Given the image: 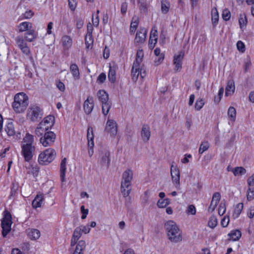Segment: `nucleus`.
<instances>
[{"label": "nucleus", "mask_w": 254, "mask_h": 254, "mask_svg": "<svg viewBox=\"0 0 254 254\" xmlns=\"http://www.w3.org/2000/svg\"><path fill=\"white\" fill-rule=\"evenodd\" d=\"M4 130L7 134L10 136H13L15 134V131L14 125L12 122L8 123L5 126Z\"/></svg>", "instance_id": "bb28decb"}, {"label": "nucleus", "mask_w": 254, "mask_h": 254, "mask_svg": "<svg viewBox=\"0 0 254 254\" xmlns=\"http://www.w3.org/2000/svg\"><path fill=\"white\" fill-rule=\"evenodd\" d=\"M56 156L55 150L52 148H48L42 152L39 156L38 161L42 165H47L52 162Z\"/></svg>", "instance_id": "39448f33"}, {"label": "nucleus", "mask_w": 254, "mask_h": 254, "mask_svg": "<svg viewBox=\"0 0 254 254\" xmlns=\"http://www.w3.org/2000/svg\"><path fill=\"white\" fill-rule=\"evenodd\" d=\"M204 105V102L201 98H199L197 99L195 104V110L199 111L200 110L203 105Z\"/></svg>", "instance_id": "8fccbe9b"}, {"label": "nucleus", "mask_w": 254, "mask_h": 254, "mask_svg": "<svg viewBox=\"0 0 254 254\" xmlns=\"http://www.w3.org/2000/svg\"><path fill=\"white\" fill-rule=\"evenodd\" d=\"M228 236L230 240L234 241H237L241 237V232L238 230H234L228 234Z\"/></svg>", "instance_id": "cd10ccee"}, {"label": "nucleus", "mask_w": 254, "mask_h": 254, "mask_svg": "<svg viewBox=\"0 0 254 254\" xmlns=\"http://www.w3.org/2000/svg\"><path fill=\"white\" fill-rule=\"evenodd\" d=\"M247 23L248 21L246 14L245 13L241 14L239 19V23L240 28L242 29L244 26H246Z\"/></svg>", "instance_id": "c9c22d12"}, {"label": "nucleus", "mask_w": 254, "mask_h": 254, "mask_svg": "<svg viewBox=\"0 0 254 254\" xmlns=\"http://www.w3.org/2000/svg\"><path fill=\"white\" fill-rule=\"evenodd\" d=\"M61 41L62 43V45L65 50L69 49L72 46V40L69 36H63L62 37Z\"/></svg>", "instance_id": "aec40b11"}, {"label": "nucleus", "mask_w": 254, "mask_h": 254, "mask_svg": "<svg viewBox=\"0 0 254 254\" xmlns=\"http://www.w3.org/2000/svg\"><path fill=\"white\" fill-rule=\"evenodd\" d=\"M147 33V32L145 28H140L136 33L134 39L135 43L137 44L143 43L145 40Z\"/></svg>", "instance_id": "2eb2a0df"}, {"label": "nucleus", "mask_w": 254, "mask_h": 254, "mask_svg": "<svg viewBox=\"0 0 254 254\" xmlns=\"http://www.w3.org/2000/svg\"><path fill=\"white\" fill-rule=\"evenodd\" d=\"M29 104L28 97L23 92L17 93L14 97L12 107L17 113L23 112L26 109Z\"/></svg>", "instance_id": "7ed1b4c3"}, {"label": "nucleus", "mask_w": 254, "mask_h": 254, "mask_svg": "<svg viewBox=\"0 0 254 254\" xmlns=\"http://www.w3.org/2000/svg\"><path fill=\"white\" fill-rule=\"evenodd\" d=\"M237 47L238 50L242 53L245 51V46L243 42L239 41L237 43Z\"/></svg>", "instance_id": "5fc2aeb1"}, {"label": "nucleus", "mask_w": 254, "mask_h": 254, "mask_svg": "<svg viewBox=\"0 0 254 254\" xmlns=\"http://www.w3.org/2000/svg\"><path fill=\"white\" fill-rule=\"evenodd\" d=\"M141 135L143 141L147 142L150 137V127L147 125H143L141 131Z\"/></svg>", "instance_id": "dca6fc26"}, {"label": "nucleus", "mask_w": 254, "mask_h": 254, "mask_svg": "<svg viewBox=\"0 0 254 254\" xmlns=\"http://www.w3.org/2000/svg\"><path fill=\"white\" fill-rule=\"evenodd\" d=\"M56 137V135L53 131L47 130L44 133V135L41 137L40 141L44 146L47 147L51 146L54 143Z\"/></svg>", "instance_id": "6e6552de"}, {"label": "nucleus", "mask_w": 254, "mask_h": 254, "mask_svg": "<svg viewBox=\"0 0 254 254\" xmlns=\"http://www.w3.org/2000/svg\"><path fill=\"white\" fill-rule=\"evenodd\" d=\"M80 227H81V233H83L85 234L89 233L90 231V228L88 224L86 226H81Z\"/></svg>", "instance_id": "69168bd1"}, {"label": "nucleus", "mask_w": 254, "mask_h": 254, "mask_svg": "<svg viewBox=\"0 0 254 254\" xmlns=\"http://www.w3.org/2000/svg\"><path fill=\"white\" fill-rule=\"evenodd\" d=\"M127 2H124L122 3L121 5V11L122 14L124 15H125V14L127 12Z\"/></svg>", "instance_id": "680f3d73"}, {"label": "nucleus", "mask_w": 254, "mask_h": 254, "mask_svg": "<svg viewBox=\"0 0 254 254\" xmlns=\"http://www.w3.org/2000/svg\"><path fill=\"white\" fill-rule=\"evenodd\" d=\"M158 57V58L157 59H156L155 60V63L156 65H158L159 64H160L162 61H163L164 59V54H161L160 56H157Z\"/></svg>", "instance_id": "338daca9"}, {"label": "nucleus", "mask_w": 254, "mask_h": 254, "mask_svg": "<svg viewBox=\"0 0 254 254\" xmlns=\"http://www.w3.org/2000/svg\"><path fill=\"white\" fill-rule=\"evenodd\" d=\"M220 198H221L220 193L218 192H216L213 194L211 201H212L213 202H215V203L218 204V203L220 201Z\"/></svg>", "instance_id": "864d4df0"}, {"label": "nucleus", "mask_w": 254, "mask_h": 254, "mask_svg": "<svg viewBox=\"0 0 254 254\" xmlns=\"http://www.w3.org/2000/svg\"><path fill=\"white\" fill-rule=\"evenodd\" d=\"M138 20L137 18H134V17L132 18V21L130 24V32L131 34H134L135 31L136 30V28L138 26Z\"/></svg>", "instance_id": "4c0bfd02"}, {"label": "nucleus", "mask_w": 254, "mask_h": 254, "mask_svg": "<svg viewBox=\"0 0 254 254\" xmlns=\"http://www.w3.org/2000/svg\"><path fill=\"white\" fill-rule=\"evenodd\" d=\"M235 176L244 175L246 173V170L242 167H237L232 170Z\"/></svg>", "instance_id": "58836bf2"}, {"label": "nucleus", "mask_w": 254, "mask_h": 254, "mask_svg": "<svg viewBox=\"0 0 254 254\" xmlns=\"http://www.w3.org/2000/svg\"><path fill=\"white\" fill-rule=\"evenodd\" d=\"M140 73V65H138L137 62H133L131 69V75L132 80L134 82L137 81Z\"/></svg>", "instance_id": "f3484780"}, {"label": "nucleus", "mask_w": 254, "mask_h": 254, "mask_svg": "<svg viewBox=\"0 0 254 254\" xmlns=\"http://www.w3.org/2000/svg\"><path fill=\"white\" fill-rule=\"evenodd\" d=\"M108 78L110 81L114 83L116 80V71L114 69L112 68L111 66L108 73Z\"/></svg>", "instance_id": "37998d69"}, {"label": "nucleus", "mask_w": 254, "mask_h": 254, "mask_svg": "<svg viewBox=\"0 0 254 254\" xmlns=\"http://www.w3.org/2000/svg\"><path fill=\"white\" fill-rule=\"evenodd\" d=\"M226 211V207L224 204L221 203L218 208V213L220 215H223Z\"/></svg>", "instance_id": "0e129e2a"}, {"label": "nucleus", "mask_w": 254, "mask_h": 254, "mask_svg": "<svg viewBox=\"0 0 254 254\" xmlns=\"http://www.w3.org/2000/svg\"><path fill=\"white\" fill-rule=\"evenodd\" d=\"M80 209H81V211L82 213V215L81 216V219H84L86 218L87 215L88 213V209H85L84 208V206L83 205H82L81 206Z\"/></svg>", "instance_id": "052dcab7"}, {"label": "nucleus", "mask_w": 254, "mask_h": 254, "mask_svg": "<svg viewBox=\"0 0 254 254\" xmlns=\"http://www.w3.org/2000/svg\"><path fill=\"white\" fill-rule=\"evenodd\" d=\"M143 57V51L142 50H138L137 52L136 58V59H135V61L134 62H137L138 65H140V63L142 62V59Z\"/></svg>", "instance_id": "49530a36"}, {"label": "nucleus", "mask_w": 254, "mask_h": 254, "mask_svg": "<svg viewBox=\"0 0 254 254\" xmlns=\"http://www.w3.org/2000/svg\"><path fill=\"white\" fill-rule=\"evenodd\" d=\"M28 235L32 240H37L40 237V232L38 229H32L28 233Z\"/></svg>", "instance_id": "473e14b6"}, {"label": "nucleus", "mask_w": 254, "mask_h": 254, "mask_svg": "<svg viewBox=\"0 0 254 254\" xmlns=\"http://www.w3.org/2000/svg\"><path fill=\"white\" fill-rule=\"evenodd\" d=\"M66 158H64L61 162L60 178H61V180L62 182H64L65 181V171L66 170Z\"/></svg>", "instance_id": "5701e85b"}, {"label": "nucleus", "mask_w": 254, "mask_h": 254, "mask_svg": "<svg viewBox=\"0 0 254 254\" xmlns=\"http://www.w3.org/2000/svg\"><path fill=\"white\" fill-rule=\"evenodd\" d=\"M170 4L167 0H161V11L164 14L167 13L169 10Z\"/></svg>", "instance_id": "f704fd0d"}, {"label": "nucleus", "mask_w": 254, "mask_h": 254, "mask_svg": "<svg viewBox=\"0 0 254 254\" xmlns=\"http://www.w3.org/2000/svg\"><path fill=\"white\" fill-rule=\"evenodd\" d=\"M170 203V201L169 198L159 199L157 201V205L159 208H164L169 205Z\"/></svg>", "instance_id": "ea45409f"}, {"label": "nucleus", "mask_w": 254, "mask_h": 254, "mask_svg": "<svg viewBox=\"0 0 254 254\" xmlns=\"http://www.w3.org/2000/svg\"><path fill=\"white\" fill-rule=\"evenodd\" d=\"M47 130H48L47 129H45V127L43 126V123H40L36 127L35 132L36 134L39 136L44 135V133Z\"/></svg>", "instance_id": "72a5a7b5"}, {"label": "nucleus", "mask_w": 254, "mask_h": 254, "mask_svg": "<svg viewBox=\"0 0 254 254\" xmlns=\"http://www.w3.org/2000/svg\"><path fill=\"white\" fill-rule=\"evenodd\" d=\"M85 247V242L83 240H80L78 242L74 251H77V253H79L81 254H83Z\"/></svg>", "instance_id": "c756f323"}, {"label": "nucleus", "mask_w": 254, "mask_h": 254, "mask_svg": "<svg viewBox=\"0 0 254 254\" xmlns=\"http://www.w3.org/2000/svg\"><path fill=\"white\" fill-rule=\"evenodd\" d=\"M37 37V33L33 30H29L25 34L24 38L26 41L31 42L35 40Z\"/></svg>", "instance_id": "a878e982"}, {"label": "nucleus", "mask_w": 254, "mask_h": 254, "mask_svg": "<svg viewBox=\"0 0 254 254\" xmlns=\"http://www.w3.org/2000/svg\"><path fill=\"white\" fill-rule=\"evenodd\" d=\"M222 16L225 21H228L231 17V12L227 8H225L223 10Z\"/></svg>", "instance_id": "de8ad7c7"}, {"label": "nucleus", "mask_w": 254, "mask_h": 254, "mask_svg": "<svg viewBox=\"0 0 254 254\" xmlns=\"http://www.w3.org/2000/svg\"><path fill=\"white\" fill-rule=\"evenodd\" d=\"M94 107L93 97L90 96H88L83 104V109L85 114L89 115L92 112Z\"/></svg>", "instance_id": "9b49d317"}, {"label": "nucleus", "mask_w": 254, "mask_h": 254, "mask_svg": "<svg viewBox=\"0 0 254 254\" xmlns=\"http://www.w3.org/2000/svg\"><path fill=\"white\" fill-rule=\"evenodd\" d=\"M70 70L75 80H78L80 78V73L79 68L77 64H72L70 66Z\"/></svg>", "instance_id": "393cba45"}, {"label": "nucleus", "mask_w": 254, "mask_h": 254, "mask_svg": "<svg viewBox=\"0 0 254 254\" xmlns=\"http://www.w3.org/2000/svg\"><path fill=\"white\" fill-rule=\"evenodd\" d=\"M44 200V196L42 194H37L32 201V205L34 208H37L41 206Z\"/></svg>", "instance_id": "b1692460"}, {"label": "nucleus", "mask_w": 254, "mask_h": 254, "mask_svg": "<svg viewBox=\"0 0 254 254\" xmlns=\"http://www.w3.org/2000/svg\"><path fill=\"white\" fill-rule=\"evenodd\" d=\"M133 179V172L130 169L126 170L122 175L121 182V190L124 196L129 195L131 190V181Z\"/></svg>", "instance_id": "20e7f679"}, {"label": "nucleus", "mask_w": 254, "mask_h": 254, "mask_svg": "<svg viewBox=\"0 0 254 254\" xmlns=\"http://www.w3.org/2000/svg\"><path fill=\"white\" fill-rule=\"evenodd\" d=\"M139 7L140 10L145 11L147 10L146 4L144 1H141L140 0H138Z\"/></svg>", "instance_id": "e2e57ef3"}, {"label": "nucleus", "mask_w": 254, "mask_h": 254, "mask_svg": "<svg viewBox=\"0 0 254 254\" xmlns=\"http://www.w3.org/2000/svg\"><path fill=\"white\" fill-rule=\"evenodd\" d=\"M4 217L1 220V225L2 229V235L3 237H6L11 230V226L12 223V217L7 211H4Z\"/></svg>", "instance_id": "0eeeda50"}, {"label": "nucleus", "mask_w": 254, "mask_h": 254, "mask_svg": "<svg viewBox=\"0 0 254 254\" xmlns=\"http://www.w3.org/2000/svg\"><path fill=\"white\" fill-rule=\"evenodd\" d=\"M217 219L216 217L214 216H211L208 222V226L211 228H214L217 226Z\"/></svg>", "instance_id": "c03bdc74"}, {"label": "nucleus", "mask_w": 254, "mask_h": 254, "mask_svg": "<svg viewBox=\"0 0 254 254\" xmlns=\"http://www.w3.org/2000/svg\"><path fill=\"white\" fill-rule=\"evenodd\" d=\"M43 117V111L37 105H31L28 109L27 117L31 122H38Z\"/></svg>", "instance_id": "423d86ee"}, {"label": "nucleus", "mask_w": 254, "mask_h": 254, "mask_svg": "<svg viewBox=\"0 0 254 254\" xmlns=\"http://www.w3.org/2000/svg\"><path fill=\"white\" fill-rule=\"evenodd\" d=\"M243 208V203H238L234 208V212L233 213V217L234 218H238L241 214Z\"/></svg>", "instance_id": "7c9ffc66"}, {"label": "nucleus", "mask_w": 254, "mask_h": 254, "mask_svg": "<svg viewBox=\"0 0 254 254\" xmlns=\"http://www.w3.org/2000/svg\"><path fill=\"white\" fill-rule=\"evenodd\" d=\"M106 78V75L104 73H101L97 78V82L99 83H103Z\"/></svg>", "instance_id": "bf43d9fd"}, {"label": "nucleus", "mask_w": 254, "mask_h": 254, "mask_svg": "<svg viewBox=\"0 0 254 254\" xmlns=\"http://www.w3.org/2000/svg\"><path fill=\"white\" fill-rule=\"evenodd\" d=\"M100 156L101 157L100 163L102 166H105L108 168L110 162V152L108 151H105L104 152L101 153Z\"/></svg>", "instance_id": "a211bd4d"}, {"label": "nucleus", "mask_w": 254, "mask_h": 254, "mask_svg": "<svg viewBox=\"0 0 254 254\" xmlns=\"http://www.w3.org/2000/svg\"><path fill=\"white\" fill-rule=\"evenodd\" d=\"M189 214L194 215L196 213L195 207L193 205H190L186 211Z\"/></svg>", "instance_id": "6e6d98bb"}, {"label": "nucleus", "mask_w": 254, "mask_h": 254, "mask_svg": "<svg viewBox=\"0 0 254 254\" xmlns=\"http://www.w3.org/2000/svg\"><path fill=\"white\" fill-rule=\"evenodd\" d=\"M97 97L100 102L103 104L109 102V95L104 90H99L97 92Z\"/></svg>", "instance_id": "4be33fe9"}, {"label": "nucleus", "mask_w": 254, "mask_h": 254, "mask_svg": "<svg viewBox=\"0 0 254 254\" xmlns=\"http://www.w3.org/2000/svg\"><path fill=\"white\" fill-rule=\"evenodd\" d=\"M158 31L156 28L154 26L152 28L149 40V46L150 49L154 48L158 39Z\"/></svg>", "instance_id": "ddd939ff"}, {"label": "nucleus", "mask_w": 254, "mask_h": 254, "mask_svg": "<svg viewBox=\"0 0 254 254\" xmlns=\"http://www.w3.org/2000/svg\"><path fill=\"white\" fill-rule=\"evenodd\" d=\"M165 228L167 233L168 239L173 243L182 241V231L176 222L172 220L168 221L165 224Z\"/></svg>", "instance_id": "f03ea898"}, {"label": "nucleus", "mask_w": 254, "mask_h": 254, "mask_svg": "<svg viewBox=\"0 0 254 254\" xmlns=\"http://www.w3.org/2000/svg\"><path fill=\"white\" fill-rule=\"evenodd\" d=\"M117 124L113 120H108L106 123L105 129L109 132L111 135L115 136L117 133Z\"/></svg>", "instance_id": "9d476101"}, {"label": "nucleus", "mask_w": 254, "mask_h": 254, "mask_svg": "<svg viewBox=\"0 0 254 254\" xmlns=\"http://www.w3.org/2000/svg\"><path fill=\"white\" fill-rule=\"evenodd\" d=\"M82 235L81 227H77L74 230L72 237L79 240Z\"/></svg>", "instance_id": "09e8293b"}, {"label": "nucleus", "mask_w": 254, "mask_h": 254, "mask_svg": "<svg viewBox=\"0 0 254 254\" xmlns=\"http://www.w3.org/2000/svg\"><path fill=\"white\" fill-rule=\"evenodd\" d=\"M236 109L233 107H230L228 110V116L230 119V120L234 122L236 119Z\"/></svg>", "instance_id": "e433bc0d"}, {"label": "nucleus", "mask_w": 254, "mask_h": 254, "mask_svg": "<svg viewBox=\"0 0 254 254\" xmlns=\"http://www.w3.org/2000/svg\"><path fill=\"white\" fill-rule=\"evenodd\" d=\"M87 138L88 140V147L92 149L93 148L94 144V134H93V129L91 127H89L87 129Z\"/></svg>", "instance_id": "412c9836"}, {"label": "nucleus", "mask_w": 254, "mask_h": 254, "mask_svg": "<svg viewBox=\"0 0 254 254\" xmlns=\"http://www.w3.org/2000/svg\"><path fill=\"white\" fill-rule=\"evenodd\" d=\"M15 41L18 47L21 50L22 53L29 56L30 54V50L24 38L21 36H18L15 38Z\"/></svg>", "instance_id": "1a4fd4ad"}, {"label": "nucleus", "mask_w": 254, "mask_h": 254, "mask_svg": "<svg viewBox=\"0 0 254 254\" xmlns=\"http://www.w3.org/2000/svg\"><path fill=\"white\" fill-rule=\"evenodd\" d=\"M218 20H219L218 13L217 11H216L215 13H214V14H213L212 15V18H211L212 23V24L214 27H215V26L218 23Z\"/></svg>", "instance_id": "603ef678"}, {"label": "nucleus", "mask_w": 254, "mask_h": 254, "mask_svg": "<svg viewBox=\"0 0 254 254\" xmlns=\"http://www.w3.org/2000/svg\"><path fill=\"white\" fill-rule=\"evenodd\" d=\"M32 27V24L28 22H24L20 23L18 26L19 32H22L28 30Z\"/></svg>", "instance_id": "2f4dec72"}, {"label": "nucleus", "mask_w": 254, "mask_h": 254, "mask_svg": "<svg viewBox=\"0 0 254 254\" xmlns=\"http://www.w3.org/2000/svg\"><path fill=\"white\" fill-rule=\"evenodd\" d=\"M171 174L172 181L176 184V186L180 185V173L179 169L177 167L171 166Z\"/></svg>", "instance_id": "4468645a"}, {"label": "nucleus", "mask_w": 254, "mask_h": 254, "mask_svg": "<svg viewBox=\"0 0 254 254\" xmlns=\"http://www.w3.org/2000/svg\"><path fill=\"white\" fill-rule=\"evenodd\" d=\"M56 86L61 91H64L65 90L64 84L61 82L60 80H56Z\"/></svg>", "instance_id": "4d7b16f0"}, {"label": "nucleus", "mask_w": 254, "mask_h": 254, "mask_svg": "<svg viewBox=\"0 0 254 254\" xmlns=\"http://www.w3.org/2000/svg\"><path fill=\"white\" fill-rule=\"evenodd\" d=\"M225 95L228 96L231 93H233L235 91V85L233 80H229L227 83V85L225 89Z\"/></svg>", "instance_id": "c85d7f7f"}, {"label": "nucleus", "mask_w": 254, "mask_h": 254, "mask_svg": "<svg viewBox=\"0 0 254 254\" xmlns=\"http://www.w3.org/2000/svg\"><path fill=\"white\" fill-rule=\"evenodd\" d=\"M184 56L183 52L181 51L178 55H175L174 57L173 64L175 65V70L180 71L182 68V60Z\"/></svg>", "instance_id": "f8f14e48"}, {"label": "nucleus", "mask_w": 254, "mask_h": 254, "mask_svg": "<svg viewBox=\"0 0 254 254\" xmlns=\"http://www.w3.org/2000/svg\"><path fill=\"white\" fill-rule=\"evenodd\" d=\"M254 198V187H249L247 191V199L248 200H253Z\"/></svg>", "instance_id": "3c124183"}, {"label": "nucleus", "mask_w": 254, "mask_h": 254, "mask_svg": "<svg viewBox=\"0 0 254 254\" xmlns=\"http://www.w3.org/2000/svg\"><path fill=\"white\" fill-rule=\"evenodd\" d=\"M229 222V217L224 216L221 221V224L223 227H226L228 226Z\"/></svg>", "instance_id": "13d9d810"}, {"label": "nucleus", "mask_w": 254, "mask_h": 254, "mask_svg": "<svg viewBox=\"0 0 254 254\" xmlns=\"http://www.w3.org/2000/svg\"><path fill=\"white\" fill-rule=\"evenodd\" d=\"M55 118L53 116L50 115L46 117L44 120L40 123H43V126L45 127V129L51 128L54 124Z\"/></svg>", "instance_id": "6ab92c4d"}, {"label": "nucleus", "mask_w": 254, "mask_h": 254, "mask_svg": "<svg viewBox=\"0 0 254 254\" xmlns=\"http://www.w3.org/2000/svg\"><path fill=\"white\" fill-rule=\"evenodd\" d=\"M111 108V103L109 102L102 104V112L104 115H107Z\"/></svg>", "instance_id": "a19ab883"}, {"label": "nucleus", "mask_w": 254, "mask_h": 254, "mask_svg": "<svg viewBox=\"0 0 254 254\" xmlns=\"http://www.w3.org/2000/svg\"><path fill=\"white\" fill-rule=\"evenodd\" d=\"M33 136L29 133H26L21 144V153L27 162L31 160L33 157L35 150V147L33 145Z\"/></svg>", "instance_id": "f257e3e1"}, {"label": "nucleus", "mask_w": 254, "mask_h": 254, "mask_svg": "<svg viewBox=\"0 0 254 254\" xmlns=\"http://www.w3.org/2000/svg\"><path fill=\"white\" fill-rule=\"evenodd\" d=\"M248 183L249 187H254V174L248 179Z\"/></svg>", "instance_id": "774afa93"}, {"label": "nucleus", "mask_w": 254, "mask_h": 254, "mask_svg": "<svg viewBox=\"0 0 254 254\" xmlns=\"http://www.w3.org/2000/svg\"><path fill=\"white\" fill-rule=\"evenodd\" d=\"M209 147V144L208 141H203L199 147L198 152L199 154H202L204 151L207 150Z\"/></svg>", "instance_id": "79ce46f5"}, {"label": "nucleus", "mask_w": 254, "mask_h": 254, "mask_svg": "<svg viewBox=\"0 0 254 254\" xmlns=\"http://www.w3.org/2000/svg\"><path fill=\"white\" fill-rule=\"evenodd\" d=\"M85 42L86 46V48L89 49L93 43V38L92 35H86L85 38Z\"/></svg>", "instance_id": "a18cd8bd"}]
</instances>
